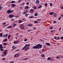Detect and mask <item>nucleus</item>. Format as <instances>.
<instances>
[{
    "label": "nucleus",
    "mask_w": 63,
    "mask_h": 63,
    "mask_svg": "<svg viewBox=\"0 0 63 63\" xmlns=\"http://www.w3.org/2000/svg\"><path fill=\"white\" fill-rule=\"evenodd\" d=\"M53 5V4H52V3H50V6H52Z\"/></svg>",
    "instance_id": "a18cd8bd"
},
{
    "label": "nucleus",
    "mask_w": 63,
    "mask_h": 63,
    "mask_svg": "<svg viewBox=\"0 0 63 63\" xmlns=\"http://www.w3.org/2000/svg\"><path fill=\"white\" fill-rule=\"evenodd\" d=\"M25 19L24 18H23L22 19V20H23L24 21H25Z\"/></svg>",
    "instance_id": "0e129e2a"
},
{
    "label": "nucleus",
    "mask_w": 63,
    "mask_h": 63,
    "mask_svg": "<svg viewBox=\"0 0 63 63\" xmlns=\"http://www.w3.org/2000/svg\"><path fill=\"white\" fill-rule=\"evenodd\" d=\"M29 58H23V60H24H24H27V59H29Z\"/></svg>",
    "instance_id": "4468645a"
},
{
    "label": "nucleus",
    "mask_w": 63,
    "mask_h": 63,
    "mask_svg": "<svg viewBox=\"0 0 63 63\" xmlns=\"http://www.w3.org/2000/svg\"><path fill=\"white\" fill-rule=\"evenodd\" d=\"M7 52H8V50H5L3 52V53H7Z\"/></svg>",
    "instance_id": "a211bd4d"
},
{
    "label": "nucleus",
    "mask_w": 63,
    "mask_h": 63,
    "mask_svg": "<svg viewBox=\"0 0 63 63\" xmlns=\"http://www.w3.org/2000/svg\"><path fill=\"white\" fill-rule=\"evenodd\" d=\"M25 3L23 2V3H22V5H25Z\"/></svg>",
    "instance_id": "09e8293b"
},
{
    "label": "nucleus",
    "mask_w": 63,
    "mask_h": 63,
    "mask_svg": "<svg viewBox=\"0 0 63 63\" xmlns=\"http://www.w3.org/2000/svg\"><path fill=\"white\" fill-rule=\"evenodd\" d=\"M27 41V39H25L24 40V41L25 42H26V41Z\"/></svg>",
    "instance_id": "603ef678"
},
{
    "label": "nucleus",
    "mask_w": 63,
    "mask_h": 63,
    "mask_svg": "<svg viewBox=\"0 0 63 63\" xmlns=\"http://www.w3.org/2000/svg\"><path fill=\"white\" fill-rule=\"evenodd\" d=\"M33 17V16H31V17H30L29 18H33V17Z\"/></svg>",
    "instance_id": "3c124183"
},
{
    "label": "nucleus",
    "mask_w": 63,
    "mask_h": 63,
    "mask_svg": "<svg viewBox=\"0 0 63 63\" xmlns=\"http://www.w3.org/2000/svg\"><path fill=\"white\" fill-rule=\"evenodd\" d=\"M20 28L22 30H24V25H21L20 26Z\"/></svg>",
    "instance_id": "7ed1b4c3"
},
{
    "label": "nucleus",
    "mask_w": 63,
    "mask_h": 63,
    "mask_svg": "<svg viewBox=\"0 0 63 63\" xmlns=\"http://www.w3.org/2000/svg\"><path fill=\"white\" fill-rule=\"evenodd\" d=\"M39 40L41 41L42 42H43V41H44V40L42 39H39Z\"/></svg>",
    "instance_id": "f704fd0d"
},
{
    "label": "nucleus",
    "mask_w": 63,
    "mask_h": 63,
    "mask_svg": "<svg viewBox=\"0 0 63 63\" xmlns=\"http://www.w3.org/2000/svg\"><path fill=\"white\" fill-rule=\"evenodd\" d=\"M29 15V14H26V15H25V16L27 17V16H28Z\"/></svg>",
    "instance_id": "4c0bfd02"
},
{
    "label": "nucleus",
    "mask_w": 63,
    "mask_h": 63,
    "mask_svg": "<svg viewBox=\"0 0 63 63\" xmlns=\"http://www.w3.org/2000/svg\"><path fill=\"white\" fill-rule=\"evenodd\" d=\"M13 12H14V10H12L11 11V10L9 9L8 10L7 12V14H10V13H13Z\"/></svg>",
    "instance_id": "f257e3e1"
},
{
    "label": "nucleus",
    "mask_w": 63,
    "mask_h": 63,
    "mask_svg": "<svg viewBox=\"0 0 63 63\" xmlns=\"http://www.w3.org/2000/svg\"><path fill=\"white\" fill-rule=\"evenodd\" d=\"M44 50H45V49L43 48L42 49V51H43V52H44Z\"/></svg>",
    "instance_id": "de8ad7c7"
},
{
    "label": "nucleus",
    "mask_w": 63,
    "mask_h": 63,
    "mask_svg": "<svg viewBox=\"0 0 63 63\" xmlns=\"http://www.w3.org/2000/svg\"><path fill=\"white\" fill-rule=\"evenodd\" d=\"M5 59H6V58H3V60L4 61L5 60Z\"/></svg>",
    "instance_id": "774afa93"
},
{
    "label": "nucleus",
    "mask_w": 63,
    "mask_h": 63,
    "mask_svg": "<svg viewBox=\"0 0 63 63\" xmlns=\"http://www.w3.org/2000/svg\"><path fill=\"white\" fill-rule=\"evenodd\" d=\"M54 17H56V14L54 13Z\"/></svg>",
    "instance_id": "c9c22d12"
},
{
    "label": "nucleus",
    "mask_w": 63,
    "mask_h": 63,
    "mask_svg": "<svg viewBox=\"0 0 63 63\" xmlns=\"http://www.w3.org/2000/svg\"><path fill=\"white\" fill-rule=\"evenodd\" d=\"M21 0H19L18 1V2L19 3H20V2H21Z\"/></svg>",
    "instance_id": "338daca9"
},
{
    "label": "nucleus",
    "mask_w": 63,
    "mask_h": 63,
    "mask_svg": "<svg viewBox=\"0 0 63 63\" xmlns=\"http://www.w3.org/2000/svg\"><path fill=\"white\" fill-rule=\"evenodd\" d=\"M46 44L47 45V46H50V44L48 43H46Z\"/></svg>",
    "instance_id": "4be33fe9"
},
{
    "label": "nucleus",
    "mask_w": 63,
    "mask_h": 63,
    "mask_svg": "<svg viewBox=\"0 0 63 63\" xmlns=\"http://www.w3.org/2000/svg\"><path fill=\"white\" fill-rule=\"evenodd\" d=\"M13 43L14 44H18V43H17V42H16V41H14L13 42Z\"/></svg>",
    "instance_id": "2f4dec72"
},
{
    "label": "nucleus",
    "mask_w": 63,
    "mask_h": 63,
    "mask_svg": "<svg viewBox=\"0 0 63 63\" xmlns=\"http://www.w3.org/2000/svg\"><path fill=\"white\" fill-rule=\"evenodd\" d=\"M61 39H63V36L61 37H60Z\"/></svg>",
    "instance_id": "e2e57ef3"
},
{
    "label": "nucleus",
    "mask_w": 63,
    "mask_h": 63,
    "mask_svg": "<svg viewBox=\"0 0 63 63\" xmlns=\"http://www.w3.org/2000/svg\"><path fill=\"white\" fill-rule=\"evenodd\" d=\"M32 31V30H28L27 32H30V31Z\"/></svg>",
    "instance_id": "bf43d9fd"
},
{
    "label": "nucleus",
    "mask_w": 63,
    "mask_h": 63,
    "mask_svg": "<svg viewBox=\"0 0 63 63\" xmlns=\"http://www.w3.org/2000/svg\"><path fill=\"white\" fill-rule=\"evenodd\" d=\"M37 46L38 49V48H41L42 47V45L40 44H38L37 45Z\"/></svg>",
    "instance_id": "f03ea898"
},
{
    "label": "nucleus",
    "mask_w": 63,
    "mask_h": 63,
    "mask_svg": "<svg viewBox=\"0 0 63 63\" xmlns=\"http://www.w3.org/2000/svg\"><path fill=\"white\" fill-rule=\"evenodd\" d=\"M26 46H25L24 47H23V48L22 49V50H23V49H24V48H26Z\"/></svg>",
    "instance_id": "7c9ffc66"
},
{
    "label": "nucleus",
    "mask_w": 63,
    "mask_h": 63,
    "mask_svg": "<svg viewBox=\"0 0 63 63\" xmlns=\"http://www.w3.org/2000/svg\"><path fill=\"white\" fill-rule=\"evenodd\" d=\"M42 7V6L41 5L39 6V7H38V9H40V8H41Z\"/></svg>",
    "instance_id": "cd10ccee"
},
{
    "label": "nucleus",
    "mask_w": 63,
    "mask_h": 63,
    "mask_svg": "<svg viewBox=\"0 0 63 63\" xmlns=\"http://www.w3.org/2000/svg\"><path fill=\"white\" fill-rule=\"evenodd\" d=\"M16 42L17 43H18V42H19V41L18 40H16Z\"/></svg>",
    "instance_id": "c03bdc74"
},
{
    "label": "nucleus",
    "mask_w": 63,
    "mask_h": 63,
    "mask_svg": "<svg viewBox=\"0 0 63 63\" xmlns=\"http://www.w3.org/2000/svg\"><path fill=\"white\" fill-rule=\"evenodd\" d=\"M15 2L14 1H12L11 2H10V3H15Z\"/></svg>",
    "instance_id": "a878e982"
},
{
    "label": "nucleus",
    "mask_w": 63,
    "mask_h": 63,
    "mask_svg": "<svg viewBox=\"0 0 63 63\" xmlns=\"http://www.w3.org/2000/svg\"><path fill=\"white\" fill-rule=\"evenodd\" d=\"M15 62L14 61H11L10 62V63H14Z\"/></svg>",
    "instance_id": "49530a36"
},
{
    "label": "nucleus",
    "mask_w": 63,
    "mask_h": 63,
    "mask_svg": "<svg viewBox=\"0 0 63 63\" xmlns=\"http://www.w3.org/2000/svg\"><path fill=\"white\" fill-rule=\"evenodd\" d=\"M16 6V4H11V6L12 7H15Z\"/></svg>",
    "instance_id": "ddd939ff"
},
{
    "label": "nucleus",
    "mask_w": 63,
    "mask_h": 63,
    "mask_svg": "<svg viewBox=\"0 0 63 63\" xmlns=\"http://www.w3.org/2000/svg\"><path fill=\"white\" fill-rule=\"evenodd\" d=\"M56 59H59V56H57L56 57Z\"/></svg>",
    "instance_id": "ea45409f"
},
{
    "label": "nucleus",
    "mask_w": 63,
    "mask_h": 63,
    "mask_svg": "<svg viewBox=\"0 0 63 63\" xmlns=\"http://www.w3.org/2000/svg\"><path fill=\"white\" fill-rule=\"evenodd\" d=\"M0 36L1 37H2L3 36V33H0Z\"/></svg>",
    "instance_id": "bb28decb"
},
{
    "label": "nucleus",
    "mask_w": 63,
    "mask_h": 63,
    "mask_svg": "<svg viewBox=\"0 0 63 63\" xmlns=\"http://www.w3.org/2000/svg\"><path fill=\"white\" fill-rule=\"evenodd\" d=\"M19 54H15V55L14 57H17L18 56H19Z\"/></svg>",
    "instance_id": "0eeeda50"
},
{
    "label": "nucleus",
    "mask_w": 63,
    "mask_h": 63,
    "mask_svg": "<svg viewBox=\"0 0 63 63\" xmlns=\"http://www.w3.org/2000/svg\"><path fill=\"white\" fill-rule=\"evenodd\" d=\"M30 44H28H28H26L25 45V47H30Z\"/></svg>",
    "instance_id": "9b49d317"
},
{
    "label": "nucleus",
    "mask_w": 63,
    "mask_h": 63,
    "mask_svg": "<svg viewBox=\"0 0 63 63\" xmlns=\"http://www.w3.org/2000/svg\"><path fill=\"white\" fill-rule=\"evenodd\" d=\"M2 6H0V11H1L2 10Z\"/></svg>",
    "instance_id": "b1692460"
},
{
    "label": "nucleus",
    "mask_w": 63,
    "mask_h": 63,
    "mask_svg": "<svg viewBox=\"0 0 63 63\" xmlns=\"http://www.w3.org/2000/svg\"><path fill=\"white\" fill-rule=\"evenodd\" d=\"M37 21H39V20H41V19H38L37 20Z\"/></svg>",
    "instance_id": "680f3d73"
},
{
    "label": "nucleus",
    "mask_w": 63,
    "mask_h": 63,
    "mask_svg": "<svg viewBox=\"0 0 63 63\" xmlns=\"http://www.w3.org/2000/svg\"><path fill=\"white\" fill-rule=\"evenodd\" d=\"M34 22L35 23H38V22L37 21H34Z\"/></svg>",
    "instance_id": "473e14b6"
},
{
    "label": "nucleus",
    "mask_w": 63,
    "mask_h": 63,
    "mask_svg": "<svg viewBox=\"0 0 63 63\" xmlns=\"http://www.w3.org/2000/svg\"><path fill=\"white\" fill-rule=\"evenodd\" d=\"M33 8L35 10V9H36V8H37L36 7L34 6Z\"/></svg>",
    "instance_id": "864d4df0"
},
{
    "label": "nucleus",
    "mask_w": 63,
    "mask_h": 63,
    "mask_svg": "<svg viewBox=\"0 0 63 63\" xmlns=\"http://www.w3.org/2000/svg\"><path fill=\"white\" fill-rule=\"evenodd\" d=\"M18 22L19 23H21L22 22V20L19 19L18 20Z\"/></svg>",
    "instance_id": "f8f14e48"
},
{
    "label": "nucleus",
    "mask_w": 63,
    "mask_h": 63,
    "mask_svg": "<svg viewBox=\"0 0 63 63\" xmlns=\"http://www.w3.org/2000/svg\"><path fill=\"white\" fill-rule=\"evenodd\" d=\"M28 8H29V6H26L25 7V10H27L28 9Z\"/></svg>",
    "instance_id": "2eb2a0df"
},
{
    "label": "nucleus",
    "mask_w": 63,
    "mask_h": 63,
    "mask_svg": "<svg viewBox=\"0 0 63 63\" xmlns=\"http://www.w3.org/2000/svg\"><path fill=\"white\" fill-rule=\"evenodd\" d=\"M57 23V21H53V23Z\"/></svg>",
    "instance_id": "37998d69"
},
{
    "label": "nucleus",
    "mask_w": 63,
    "mask_h": 63,
    "mask_svg": "<svg viewBox=\"0 0 63 63\" xmlns=\"http://www.w3.org/2000/svg\"><path fill=\"white\" fill-rule=\"evenodd\" d=\"M14 15H10L9 16V17L10 18H12L14 17Z\"/></svg>",
    "instance_id": "423d86ee"
},
{
    "label": "nucleus",
    "mask_w": 63,
    "mask_h": 63,
    "mask_svg": "<svg viewBox=\"0 0 63 63\" xmlns=\"http://www.w3.org/2000/svg\"><path fill=\"white\" fill-rule=\"evenodd\" d=\"M11 27H12V26L10 25L7 27V28H11Z\"/></svg>",
    "instance_id": "c85d7f7f"
},
{
    "label": "nucleus",
    "mask_w": 63,
    "mask_h": 63,
    "mask_svg": "<svg viewBox=\"0 0 63 63\" xmlns=\"http://www.w3.org/2000/svg\"><path fill=\"white\" fill-rule=\"evenodd\" d=\"M3 54H4V55H6L7 54V53H3Z\"/></svg>",
    "instance_id": "72a5a7b5"
},
{
    "label": "nucleus",
    "mask_w": 63,
    "mask_h": 63,
    "mask_svg": "<svg viewBox=\"0 0 63 63\" xmlns=\"http://www.w3.org/2000/svg\"><path fill=\"white\" fill-rule=\"evenodd\" d=\"M54 14V12H50L49 13V14L50 15H52Z\"/></svg>",
    "instance_id": "f3484780"
},
{
    "label": "nucleus",
    "mask_w": 63,
    "mask_h": 63,
    "mask_svg": "<svg viewBox=\"0 0 63 63\" xmlns=\"http://www.w3.org/2000/svg\"><path fill=\"white\" fill-rule=\"evenodd\" d=\"M47 60H50L51 59V57H48L47 58Z\"/></svg>",
    "instance_id": "412c9836"
},
{
    "label": "nucleus",
    "mask_w": 63,
    "mask_h": 63,
    "mask_svg": "<svg viewBox=\"0 0 63 63\" xmlns=\"http://www.w3.org/2000/svg\"><path fill=\"white\" fill-rule=\"evenodd\" d=\"M60 39V38H59V36H58V38H57V40H59V39Z\"/></svg>",
    "instance_id": "6e6d98bb"
},
{
    "label": "nucleus",
    "mask_w": 63,
    "mask_h": 63,
    "mask_svg": "<svg viewBox=\"0 0 63 63\" xmlns=\"http://www.w3.org/2000/svg\"><path fill=\"white\" fill-rule=\"evenodd\" d=\"M16 25H17V24H15V23H14L13 24V27H15V26H16Z\"/></svg>",
    "instance_id": "393cba45"
},
{
    "label": "nucleus",
    "mask_w": 63,
    "mask_h": 63,
    "mask_svg": "<svg viewBox=\"0 0 63 63\" xmlns=\"http://www.w3.org/2000/svg\"><path fill=\"white\" fill-rule=\"evenodd\" d=\"M34 16H38V13H36L34 14Z\"/></svg>",
    "instance_id": "aec40b11"
},
{
    "label": "nucleus",
    "mask_w": 63,
    "mask_h": 63,
    "mask_svg": "<svg viewBox=\"0 0 63 63\" xmlns=\"http://www.w3.org/2000/svg\"><path fill=\"white\" fill-rule=\"evenodd\" d=\"M8 41V40L7 39H5L3 40V42H6V41Z\"/></svg>",
    "instance_id": "6ab92c4d"
},
{
    "label": "nucleus",
    "mask_w": 63,
    "mask_h": 63,
    "mask_svg": "<svg viewBox=\"0 0 63 63\" xmlns=\"http://www.w3.org/2000/svg\"><path fill=\"white\" fill-rule=\"evenodd\" d=\"M0 49L1 48H3V47H2V44L0 45Z\"/></svg>",
    "instance_id": "dca6fc26"
},
{
    "label": "nucleus",
    "mask_w": 63,
    "mask_h": 63,
    "mask_svg": "<svg viewBox=\"0 0 63 63\" xmlns=\"http://www.w3.org/2000/svg\"><path fill=\"white\" fill-rule=\"evenodd\" d=\"M27 47L26 48H25V51H27V50H28L29 49V47Z\"/></svg>",
    "instance_id": "9d476101"
},
{
    "label": "nucleus",
    "mask_w": 63,
    "mask_h": 63,
    "mask_svg": "<svg viewBox=\"0 0 63 63\" xmlns=\"http://www.w3.org/2000/svg\"><path fill=\"white\" fill-rule=\"evenodd\" d=\"M47 3H45V5L46 6H47Z\"/></svg>",
    "instance_id": "13d9d810"
},
{
    "label": "nucleus",
    "mask_w": 63,
    "mask_h": 63,
    "mask_svg": "<svg viewBox=\"0 0 63 63\" xmlns=\"http://www.w3.org/2000/svg\"><path fill=\"white\" fill-rule=\"evenodd\" d=\"M32 47V48H33V49H38L37 46V45L35 46H33Z\"/></svg>",
    "instance_id": "20e7f679"
},
{
    "label": "nucleus",
    "mask_w": 63,
    "mask_h": 63,
    "mask_svg": "<svg viewBox=\"0 0 63 63\" xmlns=\"http://www.w3.org/2000/svg\"><path fill=\"white\" fill-rule=\"evenodd\" d=\"M41 57H45V55L44 54H42L41 55Z\"/></svg>",
    "instance_id": "5701e85b"
},
{
    "label": "nucleus",
    "mask_w": 63,
    "mask_h": 63,
    "mask_svg": "<svg viewBox=\"0 0 63 63\" xmlns=\"http://www.w3.org/2000/svg\"><path fill=\"white\" fill-rule=\"evenodd\" d=\"M40 3V1L39 0H37L36 1V4H39Z\"/></svg>",
    "instance_id": "39448f33"
},
{
    "label": "nucleus",
    "mask_w": 63,
    "mask_h": 63,
    "mask_svg": "<svg viewBox=\"0 0 63 63\" xmlns=\"http://www.w3.org/2000/svg\"><path fill=\"white\" fill-rule=\"evenodd\" d=\"M19 51V49H17L15 51Z\"/></svg>",
    "instance_id": "5fc2aeb1"
},
{
    "label": "nucleus",
    "mask_w": 63,
    "mask_h": 63,
    "mask_svg": "<svg viewBox=\"0 0 63 63\" xmlns=\"http://www.w3.org/2000/svg\"><path fill=\"white\" fill-rule=\"evenodd\" d=\"M53 29V27H50V28H49V29Z\"/></svg>",
    "instance_id": "58836bf2"
},
{
    "label": "nucleus",
    "mask_w": 63,
    "mask_h": 63,
    "mask_svg": "<svg viewBox=\"0 0 63 63\" xmlns=\"http://www.w3.org/2000/svg\"><path fill=\"white\" fill-rule=\"evenodd\" d=\"M46 47V45H44L43 46V48H45Z\"/></svg>",
    "instance_id": "8fccbe9b"
},
{
    "label": "nucleus",
    "mask_w": 63,
    "mask_h": 63,
    "mask_svg": "<svg viewBox=\"0 0 63 63\" xmlns=\"http://www.w3.org/2000/svg\"><path fill=\"white\" fill-rule=\"evenodd\" d=\"M3 44L4 46H6V45H7V43H4Z\"/></svg>",
    "instance_id": "79ce46f5"
},
{
    "label": "nucleus",
    "mask_w": 63,
    "mask_h": 63,
    "mask_svg": "<svg viewBox=\"0 0 63 63\" xmlns=\"http://www.w3.org/2000/svg\"><path fill=\"white\" fill-rule=\"evenodd\" d=\"M0 51H4V49H0Z\"/></svg>",
    "instance_id": "e433bc0d"
},
{
    "label": "nucleus",
    "mask_w": 63,
    "mask_h": 63,
    "mask_svg": "<svg viewBox=\"0 0 63 63\" xmlns=\"http://www.w3.org/2000/svg\"><path fill=\"white\" fill-rule=\"evenodd\" d=\"M53 31H55V30L51 31L50 32H53Z\"/></svg>",
    "instance_id": "052dcab7"
},
{
    "label": "nucleus",
    "mask_w": 63,
    "mask_h": 63,
    "mask_svg": "<svg viewBox=\"0 0 63 63\" xmlns=\"http://www.w3.org/2000/svg\"><path fill=\"white\" fill-rule=\"evenodd\" d=\"M61 8L62 9H63V6H62L61 7Z\"/></svg>",
    "instance_id": "4d7b16f0"
},
{
    "label": "nucleus",
    "mask_w": 63,
    "mask_h": 63,
    "mask_svg": "<svg viewBox=\"0 0 63 63\" xmlns=\"http://www.w3.org/2000/svg\"><path fill=\"white\" fill-rule=\"evenodd\" d=\"M27 13V12H25V11L23 13V15H25V14H26Z\"/></svg>",
    "instance_id": "c756f323"
},
{
    "label": "nucleus",
    "mask_w": 63,
    "mask_h": 63,
    "mask_svg": "<svg viewBox=\"0 0 63 63\" xmlns=\"http://www.w3.org/2000/svg\"><path fill=\"white\" fill-rule=\"evenodd\" d=\"M29 4V2H27L26 3V4L27 5H28V4Z\"/></svg>",
    "instance_id": "a19ab883"
},
{
    "label": "nucleus",
    "mask_w": 63,
    "mask_h": 63,
    "mask_svg": "<svg viewBox=\"0 0 63 63\" xmlns=\"http://www.w3.org/2000/svg\"><path fill=\"white\" fill-rule=\"evenodd\" d=\"M54 39H55V40H57V37H54Z\"/></svg>",
    "instance_id": "69168bd1"
},
{
    "label": "nucleus",
    "mask_w": 63,
    "mask_h": 63,
    "mask_svg": "<svg viewBox=\"0 0 63 63\" xmlns=\"http://www.w3.org/2000/svg\"><path fill=\"white\" fill-rule=\"evenodd\" d=\"M30 11L31 13H33L34 12V10L33 9H31L30 10Z\"/></svg>",
    "instance_id": "6e6552de"
},
{
    "label": "nucleus",
    "mask_w": 63,
    "mask_h": 63,
    "mask_svg": "<svg viewBox=\"0 0 63 63\" xmlns=\"http://www.w3.org/2000/svg\"><path fill=\"white\" fill-rule=\"evenodd\" d=\"M28 26L30 27H32L33 26V25L32 23H30L28 25Z\"/></svg>",
    "instance_id": "1a4fd4ad"
}]
</instances>
